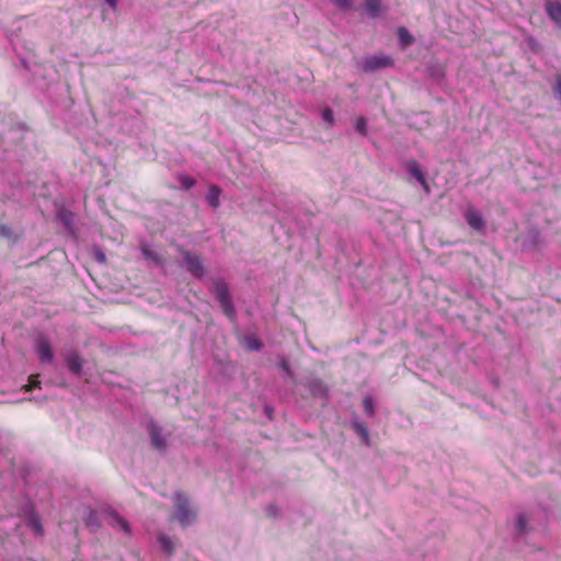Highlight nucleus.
<instances>
[{"label": "nucleus", "instance_id": "bb28decb", "mask_svg": "<svg viewBox=\"0 0 561 561\" xmlns=\"http://www.w3.org/2000/svg\"><path fill=\"white\" fill-rule=\"evenodd\" d=\"M341 9H350L352 7V0H332Z\"/></svg>", "mask_w": 561, "mask_h": 561}, {"label": "nucleus", "instance_id": "7ed1b4c3", "mask_svg": "<svg viewBox=\"0 0 561 561\" xmlns=\"http://www.w3.org/2000/svg\"><path fill=\"white\" fill-rule=\"evenodd\" d=\"M178 250L183 257L187 271L196 278L204 277L206 274V270L203 264L202 257L188 250H185L181 245L178 247Z\"/></svg>", "mask_w": 561, "mask_h": 561}, {"label": "nucleus", "instance_id": "a211bd4d", "mask_svg": "<svg viewBox=\"0 0 561 561\" xmlns=\"http://www.w3.org/2000/svg\"><path fill=\"white\" fill-rule=\"evenodd\" d=\"M398 37H399L400 43L404 47L410 46L414 42V37L403 26L399 27V30H398Z\"/></svg>", "mask_w": 561, "mask_h": 561}, {"label": "nucleus", "instance_id": "aec40b11", "mask_svg": "<svg viewBox=\"0 0 561 561\" xmlns=\"http://www.w3.org/2000/svg\"><path fill=\"white\" fill-rule=\"evenodd\" d=\"M39 375H31L28 378V382L22 387V390L25 392H30L35 388H41Z\"/></svg>", "mask_w": 561, "mask_h": 561}, {"label": "nucleus", "instance_id": "9d476101", "mask_svg": "<svg viewBox=\"0 0 561 561\" xmlns=\"http://www.w3.org/2000/svg\"><path fill=\"white\" fill-rule=\"evenodd\" d=\"M407 168H408V171L410 172V174L413 178H415L420 182V184L424 187L425 192L428 193L430 187H428L427 181H426L424 173L422 172L417 161H415V160L409 161L407 164Z\"/></svg>", "mask_w": 561, "mask_h": 561}, {"label": "nucleus", "instance_id": "5701e85b", "mask_svg": "<svg viewBox=\"0 0 561 561\" xmlns=\"http://www.w3.org/2000/svg\"><path fill=\"white\" fill-rule=\"evenodd\" d=\"M363 408L367 415L373 416L375 414V405H374V401L370 397H366L363 400Z\"/></svg>", "mask_w": 561, "mask_h": 561}, {"label": "nucleus", "instance_id": "f8f14e48", "mask_svg": "<svg viewBox=\"0 0 561 561\" xmlns=\"http://www.w3.org/2000/svg\"><path fill=\"white\" fill-rule=\"evenodd\" d=\"M26 525L33 530L36 536L44 535V527L42 525L41 518L37 514L32 513L27 516Z\"/></svg>", "mask_w": 561, "mask_h": 561}, {"label": "nucleus", "instance_id": "423d86ee", "mask_svg": "<svg viewBox=\"0 0 561 561\" xmlns=\"http://www.w3.org/2000/svg\"><path fill=\"white\" fill-rule=\"evenodd\" d=\"M36 351L42 363H51L54 353L49 340L45 336H39L36 340Z\"/></svg>", "mask_w": 561, "mask_h": 561}, {"label": "nucleus", "instance_id": "393cba45", "mask_svg": "<svg viewBox=\"0 0 561 561\" xmlns=\"http://www.w3.org/2000/svg\"><path fill=\"white\" fill-rule=\"evenodd\" d=\"M526 527H527V517H526L525 514H519L518 517H517V529H518V531H520V533L526 531Z\"/></svg>", "mask_w": 561, "mask_h": 561}, {"label": "nucleus", "instance_id": "c756f323", "mask_svg": "<svg viewBox=\"0 0 561 561\" xmlns=\"http://www.w3.org/2000/svg\"><path fill=\"white\" fill-rule=\"evenodd\" d=\"M113 9H116L118 0H105Z\"/></svg>", "mask_w": 561, "mask_h": 561}, {"label": "nucleus", "instance_id": "c85d7f7f", "mask_svg": "<svg viewBox=\"0 0 561 561\" xmlns=\"http://www.w3.org/2000/svg\"><path fill=\"white\" fill-rule=\"evenodd\" d=\"M280 367L288 374L290 375L291 374V370H290V367H289V364L286 362V360H282L280 363Z\"/></svg>", "mask_w": 561, "mask_h": 561}, {"label": "nucleus", "instance_id": "6ab92c4d", "mask_svg": "<svg viewBox=\"0 0 561 561\" xmlns=\"http://www.w3.org/2000/svg\"><path fill=\"white\" fill-rule=\"evenodd\" d=\"M158 540L162 547V549L168 553L172 554L174 551V546L172 540L164 534L159 535Z\"/></svg>", "mask_w": 561, "mask_h": 561}, {"label": "nucleus", "instance_id": "20e7f679", "mask_svg": "<svg viewBox=\"0 0 561 561\" xmlns=\"http://www.w3.org/2000/svg\"><path fill=\"white\" fill-rule=\"evenodd\" d=\"M393 65V59L386 55H377L367 57L363 62V70L374 72L379 69L388 68Z\"/></svg>", "mask_w": 561, "mask_h": 561}, {"label": "nucleus", "instance_id": "4be33fe9", "mask_svg": "<svg viewBox=\"0 0 561 561\" xmlns=\"http://www.w3.org/2000/svg\"><path fill=\"white\" fill-rule=\"evenodd\" d=\"M244 342L250 351H260L262 348V342L254 336L247 337Z\"/></svg>", "mask_w": 561, "mask_h": 561}, {"label": "nucleus", "instance_id": "412c9836", "mask_svg": "<svg viewBox=\"0 0 561 561\" xmlns=\"http://www.w3.org/2000/svg\"><path fill=\"white\" fill-rule=\"evenodd\" d=\"M178 179H179V182L182 185V187L185 190L192 188L196 183V181L187 174H181V175H179Z\"/></svg>", "mask_w": 561, "mask_h": 561}, {"label": "nucleus", "instance_id": "1a4fd4ad", "mask_svg": "<svg viewBox=\"0 0 561 561\" xmlns=\"http://www.w3.org/2000/svg\"><path fill=\"white\" fill-rule=\"evenodd\" d=\"M306 387L308 388V390L310 391V393L313 397H319V398L328 397V387L321 379H318V378L309 379L306 382Z\"/></svg>", "mask_w": 561, "mask_h": 561}, {"label": "nucleus", "instance_id": "0eeeda50", "mask_svg": "<svg viewBox=\"0 0 561 561\" xmlns=\"http://www.w3.org/2000/svg\"><path fill=\"white\" fill-rule=\"evenodd\" d=\"M545 11L548 18L561 28V2L548 0L545 4Z\"/></svg>", "mask_w": 561, "mask_h": 561}, {"label": "nucleus", "instance_id": "9b49d317", "mask_svg": "<svg viewBox=\"0 0 561 561\" xmlns=\"http://www.w3.org/2000/svg\"><path fill=\"white\" fill-rule=\"evenodd\" d=\"M107 523L111 527L123 530L125 534H130L129 523L116 512H111L107 517Z\"/></svg>", "mask_w": 561, "mask_h": 561}, {"label": "nucleus", "instance_id": "f3484780", "mask_svg": "<svg viewBox=\"0 0 561 561\" xmlns=\"http://www.w3.org/2000/svg\"><path fill=\"white\" fill-rule=\"evenodd\" d=\"M141 253L146 260L151 261L157 265L161 264V256L157 252L151 250L148 244L141 245Z\"/></svg>", "mask_w": 561, "mask_h": 561}, {"label": "nucleus", "instance_id": "2eb2a0df", "mask_svg": "<svg viewBox=\"0 0 561 561\" xmlns=\"http://www.w3.org/2000/svg\"><path fill=\"white\" fill-rule=\"evenodd\" d=\"M67 366L73 374H79L82 369V359L77 353H72L67 357Z\"/></svg>", "mask_w": 561, "mask_h": 561}, {"label": "nucleus", "instance_id": "cd10ccee", "mask_svg": "<svg viewBox=\"0 0 561 561\" xmlns=\"http://www.w3.org/2000/svg\"><path fill=\"white\" fill-rule=\"evenodd\" d=\"M12 234V230L7 225H0V237L9 238Z\"/></svg>", "mask_w": 561, "mask_h": 561}, {"label": "nucleus", "instance_id": "f03ea898", "mask_svg": "<svg viewBox=\"0 0 561 561\" xmlns=\"http://www.w3.org/2000/svg\"><path fill=\"white\" fill-rule=\"evenodd\" d=\"M174 505L176 508V519L182 526L191 525L195 518L196 513L191 507L188 497L183 493H176L174 496Z\"/></svg>", "mask_w": 561, "mask_h": 561}, {"label": "nucleus", "instance_id": "6e6552de", "mask_svg": "<svg viewBox=\"0 0 561 561\" xmlns=\"http://www.w3.org/2000/svg\"><path fill=\"white\" fill-rule=\"evenodd\" d=\"M148 431L153 447L158 450H164L167 447V442L165 438L162 436L161 428L154 422H151L149 424Z\"/></svg>", "mask_w": 561, "mask_h": 561}, {"label": "nucleus", "instance_id": "ddd939ff", "mask_svg": "<svg viewBox=\"0 0 561 561\" xmlns=\"http://www.w3.org/2000/svg\"><path fill=\"white\" fill-rule=\"evenodd\" d=\"M367 13L370 18H378L382 11V3L381 0H364Z\"/></svg>", "mask_w": 561, "mask_h": 561}, {"label": "nucleus", "instance_id": "39448f33", "mask_svg": "<svg viewBox=\"0 0 561 561\" xmlns=\"http://www.w3.org/2000/svg\"><path fill=\"white\" fill-rule=\"evenodd\" d=\"M467 224L476 231L482 232L485 228L484 219L481 213L472 206H469L465 213Z\"/></svg>", "mask_w": 561, "mask_h": 561}, {"label": "nucleus", "instance_id": "4468645a", "mask_svg": "<svg viewBox=\"0 0 561 561\" xmlns=\"http://www.w3.org/2000/svg\"><path fill=\"white\" fill-rule=\"evenodd\" d=\"M221 190L217 185H210L207 194V202L213 208H218L220 205Z\"/></svg>", "mask_w": 561, "mask_h": 561}, {"label": "nucleus", "instance_id": "f257e3e1", "mask_svg": "<svg viewBox=\"0 0 561 561\" xmlns=\"http://www.w3.org/2000/svg\"><path fill=\"white\" fill-rule=\"evenodd\" d=\"M213 293L216 296V299L220 304L224 313L229 318V320L234 321L236 319V309L233 302L230 297L228 285L222 279H214L213 280Z\"/></svg>", "mask_w": 561, "mask_h": 561}, {"label": "nucleus", "instance_id": "dca6fc26", "mask_svg": "<svg viewBox=\"0 0 561 561\" xmlns=\"http://www.w3.org/2000/svg\"><path fill=\"white\" fill-rule=\"evenodd\" d=\"M352 427L357 433V435L360 437L362 442L365 445H369V431H368L367 426L362 422H354Z\"/></svg>", "mask_w": 561, "mask_h": 561}, {"label": "nucleus", "instance_id": "b1692460", "mask_svg": "<svg viewBox=\"0 0 561 561\" xmlns=\"http://www.w3.org/2000/svg\"><path fill=\"white\" fill-rule=\"evenodd\" d=\"M355 128L362 135H366L367 134V121L364 117L357 118Z\"/></svg>", "mask_w": 561, "mask_h": 561}, {"label": "nucleus", "instance_id": "a878e982", "mask_svg": "<svg viewBox=\"0 0 561 561\" xmlns=\"http://www.w3.org/2000/svg\"><path fill=\"white\" fill-rule=\"evenodd\" d=\"M322 118L328 122L330 124V126H332L334 124V115H333V111L329 107L324 108L322 111Z\"/></svg>", "mask_w": 561, "mask_h": 561}]
</instances>
